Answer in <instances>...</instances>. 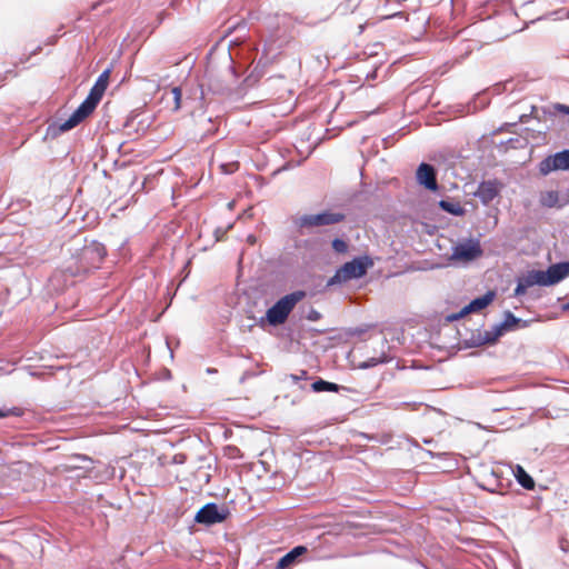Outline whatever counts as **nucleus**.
Masks as SVG:
<instances>
[{
	"mask_svg": "<svg viewBox=\"0 0 569 569\" xmlns=\"http://www.w3.org/2000/svg\"><path fill=\"white\" fill-rule=\"evenodd\" d=\"M238 73L230 54H227L219 66L209 63L204 79L200 83L201 97L204 98V88L216 94H229L233 91Z\"/></svg>",
	"mask_w": 569,
	"mask_h": 569,
	"instance_id": "obj_1",
	"label": "nucleus"
},
{
	"mask_svg": "<svg viewBox=\"0 0 569 569\" xmlns=\"http://www.w3.org/2000/svg\"><path fill=\"white\" fill-rule=\"evenodd\" d=\"M103 93L104 91L93 86L87 98L82 101V103L72 112V114L64 122H62L59 126L58 132L69 131L72 128L77 127L80 122H82L87 117H89L97 108Z\"/></svg>",
	"mask_w": 569,
	"mask_h": 569,
	"instance_id": "obj_2",
	"label": "nucleus"
},
{
	"mask_svg": "<svg viewBox=\"0 0 569 569\" xmlns=\"http://www.w3.org/2000/svg\"><path fill=\"white\" fill-rule=\"evenodd\" d=\"M371 266L372 260L368 256L356 257L337 269L335 274L328 280L327 286L330 287L351 279L361 278Z\"/></svg>",
	"mask_w": 569,
	"mask_h": 569,
	"instance_id": "obj_3",
	"label": "nucleus"
},
{
	"mask_svg": "<svg viewBox=\"0 0 569 569\" xmlns=\"http://www.w3.org/2000/svg\"><path fill=\"white\" fill-rule=\"evenodd\" d=\"M106 254L107 250L101 242L92 240L86 243L76 254L78 263L77 273L99 268Z\"/></svg>",
	"mask_w": 569,
	"mask_h": 569,
	"instance_id": "obj_4",
	"label": "nucleus"
},
{
	"mask_svg": "<svg viewBox=\"0 0 569 569\" xmlns=\"http://www.w3.org/2000/svg\"><path fill=\"white\" fill-rule=\"evenodd\" d=\"M305 291L297 290L280 298L267 310L266 319L271 326H279L286 322L295 306L305 297Z\"/></svg>",
	"mask_w": 569,
	"mask_h": 569,
	"instance_id": "obj_5",
	"label": "nucleus"
},
{
	"mask_svg": "<svg viewBox=\"0 0 569 569\" xmlns=\"http://www.w3.org/2000/svg\"><path fill=\"white\" fill-rule=\"evenodd\" d=\"M230 515V510L226 505H217L208 502L201 507L194 516V521L199 525L211 527L223 522Z\"/></svg>",
	"mask_w": 569,
	"mask_h": 569,
	"instance_id": "obj_6",
	"label": "nucleus"
},
{
	"mask_svg": "<svg viewBox=\"0 0 569 569\" xmlns=\"http://www.w3.org/2000/svg\"><path fill=\"white\" fill-rule=\"evenodd\" d=\"M343 220V213L325 211L317 214H303L296 220V224L299 228H313L320 226L336 224Z\"/></svg>",
	"mask_w": 569,
	"mask_h": 569,
	"instance_id": "obj_7",
	"label": "nucleus"
},
{
	"mask_svg": "<svg viewBox=\"0 0 569 569\" xmlns=\"http://www.w3.org/2000/svg\"><path fill=\"white\" fill-rule=\"evenodd\" d=\"M538 168L542 176H547L556 170L569 171V149L546 157L540 161Z\"/></svg>",
	"mask_w": 569,
	"mask_h": 569,
	"instance_id": "obj_8",
	"label": "nucleus"
},
{
	"mask_svg": "<svg viewBox=\"0 0 569 569\" xmlns=\"http://www.w3.org/2000/svg\"><path fill=\"white\" fill-rule=\"evenodd\" d=\"M517 20V13L511 9L505 10L496 20L495 23L498 24L501 30L493 34V41H500L506 39L512 33L520 31L521 29L513 26V22Z\"/></svg>",
	"mask_w": 569,
	"mask_h": 569,
	"instance_id": "obj_9",
	"label": "nucleus"
},
{
	"mask_svg": "<svg viewBox=\"0 0 569 569\" xmlns=\"http://www.w3.org/2000/svg\"><path fill=\"white\" fill-rule=\"evenodd\" d=\"M482 253L483 250L479 241L469 240L468 242L459 243L453 247L451 259L461 261H472L481 257Z\"/></svg>",
	"mask_w": 569,
	"mask_h": 569,
	"instance_id": "obj_10",
	"label": "nucleus"
},
{
	"mask_svg": "<svg viewBox=\"0 0 569 569\" xmlns=\"http://www.w3.org/2000/svg\"><path fill=\"white\" fill-rule=\"evenodd\" d=\"M542 286L546 287L543 271L542 270H531L526 274L517 278V286L513 291L515 297H521L526 293L527 289L532 286Z\"/></svg>",
	"mask_w": 569,
	"mask_h": 569,
	"instance_id": "obj_11",
	"label": "nucleus"
},
{
	"mask_svg": "<svg viewBox=\"0 0 569 569\" xmlns=\"http://www.w3.org/2000/svg\"><path fill=\"white\" fill-rule=\"evenodd\" d=\"M417 181L430 191L438 190L437 172L432 164L422 162L417 169Z\"/></svg>",
	"mask_w": 569,
	"mask_h": 569,
	"instance_id": "obj_12",
	"label": "nucleus"
},
{
	"mask_svg": "<svg viewBox=\"0 0 569 569\" xmlns=\"http://www.w3.org/2000/svg\"><path fill=\"white\" fill-rule=\"evenodd\" d=\"M569 276V261L553 263L543 271L546 287L553 286Z\"/></svg>",
	"mask_w": 569,
	"mask_h": 569,
	"instance_id": "obj_13",
	"label": "nucleus"
},
{
	"mask_svg": "<svg viewBox=\"0 0 569 569\" xmlns=\"http://www.w3.org/2000/svg\"><path fill=\"white\" fill-rule=\"evenodd\" d=\"M499 194V187L496 180L482 181L479 183L475 197L483 204H489Z\"/></svg>",
	"mask_w": 569,
	"mask_h": 569,
	"instance_id": "obj_14",
	"label": "nucleus"
},
{
	"mask_svg": "<svg viewBox=\"0 0 569 569\" xmlns=\"http://www.w3.org/2000/svg\"><path fill=\"white\" fill-rule=\"evenodd\" d=\"M530 322L531 320H523L521 318H518L511 311L507 310L503 315V320L500 323H498V326L505 333L516 329L527 328L529 327Z\"/></svg>",
	"mask_w": 569,
	"mask_h": 569,
	"instance_id": "obj_15",
	"label": "nucleus"
},
{
	"mask_svg": "<svg viewBox=\"0 0 569 569\" xmlns=\"http://www.w3.org/2000/svg\"><path fill=\"white\" fill-rule=\"evenodd\" d=\"M495 299V292L488 291L485 295L472 299L467 306L462 308V313L478 312L488 307Z\"/></svg>",
	"mask_w": 569,
	"mask_h": 569,
	"instance_id": "obj_16",
	"label": "nucleus"
},
{
	"mask_svg": "<svg viewBox=\"0 0 569 569\" xmlns=\"http://www.w3.org/2000/svg\"><path fill=\"white\" fill-rule=\"evenodd\" d=\"M308 551L307 547L305 546H296L290 551H288L284 556H282L274 569H288L290 568L302 555H305Z\"/></svg>",
	"mask_w": 569,
	"mask_h": 569,
	"instance_id": "obj_17",
	"label": "nucleus"
},
{
	"mask_svg": "<svg viewBox=\"0 0 569 569\" xmlns=\"http://www.w3.org/2000/svg\"><path fill=\"white\" fill-rule=\"evenodd\" d=\"M569 203V197L561 200L558 191H546L540 197V204L546 208H562Z\"/></svg>",
	"mask_w": 569,
	"mask_h": 569,
	"instance_id": "obj_18",
	"label": "nucleus"
},
{
	"mask_svg": "<svg viewBox=\"0 0 569 569\" xmlns=\"http://www.w3.org/2000/svg\"><path fill=\"white\" fill-rule=\"evenodd\" d=\"M503 335L502 330L499 328L498 325H495L491 330L485 331L482 333V340L478 341H470L468 343V348H477L485 345L495 343L499 337Z\"/></svg>",
	"mask_w": 569,
	"mask_h": 569,
	"instance_id": "obj_19",
	"label": "nucleus"
},
{
	"mask_svg": "<svg viewBox=\"0 0 569 569\" xmlns=\"http://www.w3.org/2000/svg\"><path fill=\"white\" fill-rule=\"evenodd\" d=\"M513 475L517 480V482L527 490H532L535 488V480L525 470L523 467L520 465H517L513 469Z\"/></svg>",
	"mask_w": 569,
	"mask_h": 569,
	"instance_id": "obj_20",
	"label": "nucleus"
},
{
	"mask_svg": "<svg viewBox=\"0 0 569 569\" xmlns=\"http://www.w3.org/2000/svg\"><path fill=\"white\" fill-rule=\"evenodd\" d=\"M439 207L445 212H448V213H450L452 216H457V217L463 216L466 212L465 208L459 202H453V201H449V200H443V199L440 200Z\"/></svg>",
	"mask_w": 569,
	"mask_h": 569,
	"instance_id": "obj_21",
	"label": "nucleus"
},
{
	"mask_svg": "<svg viewBox=\"0 0 569 569\" xmlns=\"http://www.w3.org/2000/svg\"><path fill=\"white\" fill-rule=\"evenodd\" d=\"M311 389L315 392H338L340 386L319 378L318 380L312 382Z\"/></svg>",
	"mask_w": 569,
	"mask_h": 569,
	"instance_id": "obj_22",
	"label": "nucleus"
},
{
	"mask_svg": "<svg viewBox=\"0 0 569 569\" xmlns=\"http://www.w3.org/2000/svg\"><path fill=\"white\" fill-rule=\"evenodd\" d=\"M390 360H391V358L389 356H387L386 353H381L379 357H371V358L367 359L366 361L360 362L358 365V368L359 369H369V368H373L381 363H387Z\"/></svg>",
	"mask_w": 569,
	"mask_h": 569,
	"instance_id": "obj_23",
	"label": "nucleus"
},
{
	"mask_svg": "<svg viewBox=\"0 0 569 569\" xmlns=\"http://www.w3.org/2000/svg\"><path fill=\"white\" fill-rule=\"evenodd\" d=\"M109 74H110V69H107L104 70L99 77L98 79L96 80L94 82V87L102 90V91H106L107 87H108V81H109Z\"/></svg>",
	"mask_w": 569,
	"mask_h": 569,
	"instance_id": "obj_24",
	"label": "nucleus"
},
{
	"mask_svg": "<svg viewBox=\"0 0 569 569\" xmlns=\"http://www.w3.org/2000/svg\"><path fill=\"white\" fill-rule=\"evenodd\" d=\"M332 248L338 253H346L348 251L347 242L340 238L333 239Z\"/></svg>",
	"mask_w": 569,
	"mask_h": 569,
	"instance_id": "obj_25",
	"label": "nucleus"
},
{
	"mask_svg": "<svg viewBox=\"0 0 569 569\" xmlns=\"http://www.w3.org/2000/svg\"><path fill=\"white\" fill-rule=\"evenodd\" d=\"M171 93H172L173 103H174L173 110H179L181 108V98H182L181 89L179 87H173L171 89Z\"/></svg>",
	"mask_w": 569,
	"mask_h": 569,
	"instance_id": "obj_26",
	"label": "nucleus"
},
{
	"mask_svg": "<svg viewBox=\"0 0 569 569\" xmlns=\"http://www.w3.org/2000/svg\"><path fill=\"white\" fill-rule=\"evenodd\" d=\"M306 318H307L308 320H310V321H318V320L321 318V313H320L318 310H316V309L311 308V309L308 311V313H307V317H306Z\"/></svg>",
	"mask_w": 569,
	"mask_h": 569,
	"instance_id": "obj_27",
	"label": "nucleus"
},
{
	"mask_svg": "<svg viewBox=\"0 0 569 569\" xmlns=\"http://www.w3.org/2000/svg\"><path fill=\"white\" fill-rule=\"evenodd\" d=\"M478 340H482V332H480V331H478L477 333H472V335H471V337H470L469 339H466V340L463 341V345H465V347H466V348H468V343H469L470 341H475V342H476V341H478Z\"/></svg>",
	"mask_w": 569,
	"mask_h": 569,
	"instance_id": "obj_28",
	"label": "nucleus"
},
{
	"mask_svg": "<svg viewBox=\"0 0 569 569\" xmlns=\"http://www.w3.org/2000/svg\"><path fill=\"white\" fill-rule=\"evenodd\" d=\"M187 460V456L184 453H177L172 458V462L177 465H182Z\"/></svg>",
	"mask_w": 569,
	"mask_h": 569,
	"instance_id": "obj_29",
	"label": "nucleus"
},
{
	"mask_svg": "<svg viewBox=\"0 0 569 569\" xmlns=\"http://www.w3.org/2000/svg\"><path fill=\"white\" fill-rule=\"evenodd\" d=\"M307 371L306 370H301L300 375H290V379L293 381V382H298L299 380H306L307 379Z\"/></svg>",
	"mask_w": 569,
	"mask_h": 569,
	"instance_id": "obj_30",
	"label": "nucleus"
},
{
	"mask_svg": "<svg viewBox=\"0 0 569 569\" xmlns=\"http://www.w3.org/2000/svg\"><path fill=\"white\" fill-rule=\"evenodd\" d=\"M467 313H462V309L457 312V313H451V315H448L447 316V321L451 322V321H456L462 317H465Z\"/></svg>",
	"mask_w": 569,
	"mask_h": 569,
	"instance_id": "obj_31",
	"label": "nucleus"
},
{
	"mask_svg": "<svg viewBox=\"0 0 569 569\" xmlns=\"http://www.w3.org/2000/svg\"><path fill=\"white\" fill-rule=\"evenodd\" d=\"M559 547H560L561 551L567 553L569 551V541L567 539L562 538L559 542Z\"/></svg>",
	"mask_w": 569,
	"mask_h": 569,
	"instance_id": "obj_32",
	"label": "nucleus"
},
{
	"mask_svg": "<svg viewBox=\"0 0 569 569\" xmlns=\"http://www.w3.org/2000/svg\"><path fill=\"white\" fill-rule=\"evenodd\" d=\"M557 109L563 112L565 114H569V106L567 104H557Z\"/></svg>",
	"mask_w": 569,
	"mask_h": 569,
	"instance_id": "obj_33",
	"label": "nucleus"
},
{
	"mask_svg": "<svg viewBox=\"0 0 569 569\" xmlns=\"http://www.w3.org/2000/svg\"><path fill=\"white\" fill-rule=\"evenodd\" d=\"M7 74H12L13 77H16V76H17L12 70H8V71H6V73H4V74H1V73H0V81H4V80H6V78H7Z\"/></svg>",
	"mask_w": 569,
	"mask_h": 569,
	"instance_id": "obj_34",
	"label": "nucleus"
},
{
	"mask_svg": "<svg viewBox=\"0 0 569 569\" xmlns=\"http://www.w3.org/2000/svg\"><path fill=\"white\" fill-rule=\"evenodd\" d=\"M562 310L569 311V301L562 306Z\"/></svg>",
	"mask_w": 569,
	"mask_h": 569,
	"instance_id": "obj_35",
	"label": "nucleus"
},
{
	"mask_svg": "<svg viewBox=\"0 0 569 569\" xmlns=\"http://www.w3.org/2000/svg\"><path fill=\"white\" fill-rule=\"evenodd\" d=\"M7 416H8V413H7L6 411H3V410H1V409H0V418H4V417H7Z\"/></svg>",
	"mask_w": 569,
	"mask_h": 569,
	"instance_id": "obj_36",
	"label": "nucleus"
},
{
	"mask_svg": "<svg viewBox=\"0 0 569 569\" xmlns=\"http://www.w3.org/2000/svg\"><path fill=\"white\" fill-rule=\"evenodd\" d=\"M248 241H249V242H251V243H253V242L256 241V238H254L253 236H249V237H248Z\"/></svg>",
	"mask_w": 569,
	"mask_h": 569,
	"instance_id": "obj_37",
	"label": "nucleus"
},
{
	"mask_svg": "<svg viewBox=\"0 0 569 569\" xmlns=\"http://www.w3.org/2000/svg\"><path fill=\"white\" fill-rule=\"evenodd\" d=\"M207 372H208V373H213V372H216V370H214V369H210V368H209V369H207Z\"/></svg>",
	"mask_w": 569,
	"mask_h": 569,
	"instance_id": "obj_38",
	"label": "nucleus"
},
{
	"mask_svg": "<svg viewBox=\"0 0 569 569\" xmlns=\"http://www.w3.org/2000/svg\"><path fill=\"white\" fill-rule=\"evenodd\" d=\"M210 481V475H206V482L208 483Z\"/></svg>",
	"mask_w": 569,
	"mask_h": 569,
	"instance_id": "obj_39",
	"label": "nucleus"
}]
</instances>
